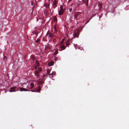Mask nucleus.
Listing matches in <instances>:
<instances>
[{
  "mask_svg": "<svg viewBox=\"0 0 129 129\" xmlns=\"http://www.w3.org/2000/svg\"><path fill=\"white\" fill-rule=\"evenodd\" d=\"M42 69L41 68H38V70H36V71L34 72L35 76L36 77L37 80H45L46 79L45 78L46 77L45 75L43 74L42 75V78H40V72L41 71Z\"/></svg>",
  "mask_w": 129,
  "mask_h": 129,
  "instance_id": "obj_1",
  "label": "nucleus"
},
{
  "mask_svg": "<svg viewBox=\"0 0 129 129\" xmlns=\"http://www.w3.org/2000/svg\"><path fill=\"white\" fill-rule=\"evenodd\" d=\"M18 89L17 87L14 86L10 87L9 91L10 92H15L17 91H18Z\"/></svg>",
  "mask_w": 129,
  "mask_h": 129,
  "instance_id": "obj_2",
  "label": "nucleus"
},
{
  "mask_svg": "<svg viewBox=\"0 0 129 129\" xmlns=\"http://www.w3.org/2000/svg\"><path fill=\"white\" fill-rule=\"evenodd\" d=\"M64 11V9L63 8L62 5L60 6V10H58V14L60 15H61L63 13Z\"/></svg>",
  "mask_w": 129,
  "mask_h": 129,
  "instance_id": "obj_3",
  "label": "nucleus"
},
{
  "mask_svg": "<svg viewBox=\"0 0 129 129\" xmlns=\"http://www.w3.org/2000/svg\"><path fill=\"white\" fill-rule=\"evenodd\" d=\"M59 47V51H61L63 50H64L66 48L65 45L63 44H60Z\"/></svg>",
  "mask_w": 129,
  "mask_h": 129,
  "instance_id": "obj_4",
  "label": "nucleus"
},
{
  "mask_svg": "<svg viewBox=\"0 0 129 129\" xmlns=\"http://www.w3.org/2000/svg\"><path fill=\"white\" fill-rule=\"evenodd\" d=\"M74 36L75 37H78L79 35V33L78 29L76 30L75 33L73 34Z\"/></svg>",
  "mask_w": 129,
  "mask_h": 129,
  "instance_id": "obj_5",
  "label": "nucleus"
},
{
  "mask_svg": "<svg viewBox=\"0 0 129 129\" xmlns=\"http://www.w3.org/2000/svg\"><path fill=\"white\" fill-rule=\"evenodd\" d=\"M38 88H36V90H30L32 92H39L40 91V90L41 89V87H40V86L38 85Z\"/></svg>",
  "mask_w": 129,
  "mask_h": 129,
  "instance_id": "obj_6",
  "label": "nucleus"
},
{
  "mask_svg": "<svg viewBox=\"0 0 129 129\" xmlns=\"http://www.w3.org/2000/svg\"><path fill=\"white\" fill-rule=\"evenodd\" d=\"M81 12H76L74 13V18L76 19L79 14H81Z\"/></svg>",
  "mask_w": 129,
  "mask_h": 129,
  "instance_id": "obj_7",
  "label": "nucleus"
},
{
  "mask_svg": "<svg viewBox=\"0 0 129 129\" xmlns=\"http://www.w3.org/2000/svg\"><path fill=\"white\" fill-rule=\"evenodd\" d=\"M19 90L21 91H29V90H27V89H26L25 88H23V87H22L20 88Z\"/></svg>",
  "mask_w": 129,
  "mask_h": 129,
  "instance_id": "obj_8",
  "label": "nucleus"
},
{
  "mask_svg": "<svg viewBox=\"0 0 129 129\" xmlns=\"http://www.w3.org/2000/svg\"><path fill=\"white\" fill-rule=\"evenodd\" d=\"M57 2L55 0L54 1V2L53 4V7L54 9L56 6V4Z\"/></svg>",
  "mask_w": 129,
  "mask_h": 129,
  "instance_id": "obj_9",
  "label": "nucleus"
},
{
  "mask_svg": "<svg viewBox=\"0 0 129 129\" xmlns=\"http://www.w3.org/2000/svg\"><path fill=\"white\" fill-rule=\"evenodd\" d=\"M71 42L70 40L69 39H68L65 43V44L66 46H68L70 45V42Z\"/></svg>",
  "mask_w": 129,
  "mask_h": 129,
  "instance_id": "obj_10",
  "label": "nucleus"
},
{
  "mask_svg": "<svg viewBox=\"0 0 129 129\" xmlns=\"http://www.w3.org/2000/svg\"><path fill=\"white\" fill-rule=\"evenodd\" d=\"M83 2L85 4L86 6L88 5V0H82Z\"/></svg>",
  "mask_w": 129,
  "mask_h": 129,
  "instance_id": "obj_11",
  "label": "nucleus"
},
{
  "mask_svg": "<svg viewBox=\"0 0 129 129\" xmlns=\"http://www.w3.org/2000/svg\"><path fill=\"white\" fill-rule=\"evenodd\" d=\"M34 83H31L30 85L29 86V88L30 89H32L33 88V87H34Z\"/></svg>",
  "mask_w": 129,
  "mask_h": 129,
  "instance_id": "obj_12",
  "label": "nucleus"
},
{
  "mask_svg": "<svg viewBox=\"0 0 129 129\" xmlns=\"http://www.w3.org/2000/svg\"><path fill=\"white\" fill-rule=\"evenodd\" d=\"M53 64V61H51V62H49L48 63V65L49 66H52Z\"/></svg>",
  "mask_w": 129,
  "mask_h": 129,
  "instance_id": "obj_13",
  "label": "nucleus"
},
{
  "mask_svg": "<svg viewBox=\"0 0 129 129\" xmlns=\"http://www.w3.org/2000/svg\"><path fill=\"white\" fill-rule=\"evenodd\" d=\"M50 4H44V6L46 8H49V6Z\"/></svg>",
  "mask_w": 129,
  "mask_h": 129,
  "instance_id": "obj_14",
  "label": "nucleus"
},
{
  "mask_svg": "<svg viewBox=\"0 0 129 129\" xmlns=\"http://www.w3.org/2000/svg\"><path fill=\"white\" fill-rule=\"evenodd\" d=\"M53 72H52L50 74H49V77L51 78H52L53 77Z\"/></svg>",
  "mask_w": 129,
  "mask_h": 129,
  "instance_id": "obj_15",
  "label": "nucleus"
},
{
  "mask_svg": "<svg viewBox=\"0 0 129 129\" xmlns=\"http://www.w3.org/2000/svg\"><path fill=\"white\" fill-rule=\"evenodd\" d=\"M53 19L54 21H57L56 17L55 16H54L53 18Z\"/></svg>",
  "mask_w": 129,
  "mask_h": 129,
  "instance_id": "obj_16",
  "label": "nucleus"
},
{
  "mask_svg": "<svg viewBox=\"0 0 129 129\" xmlns=\"http://www.w3.org/2000/svg\"><path fill=\"white\" fill-rule=\"evenodd\" d=\"M53 36V34L51 33H50L49 34L48 36L50 37H52Z\"/></svg>",
  "mask_w": 129,
  "mask_h": 129,
  "instance_id": "obj_17",
  "label": "nucleus"
},
{
  "mask_svg": "<svg viewBox=\"0 0 129 129\" xmlns=\"http://www.w3.org/2000/svg\"><path fill=\"white\" fill-rule=\"evenodd\" d=\"M64 39H62L61 41L60 42V44H63L64 43Z\"/></svg>",
  "mask_w": 129,
  "mask_h": 129,
  "instance_id": "obj_18",
  "label": "nucleus"
},
{
  "mask_svg": "<svg viewBox=\"0 0 129 129\" xmlns=\"http://www.w3.org/2000/svg\"><path fill=\"white\" fill-rule=\"evenodd\" d=\"M51 70L48 69L47 70V72L48 74L49 75L51 73Z\"/></svg>",
  "mask_w": 129,
  "mask_h": 129,
  "instance_id": "obj_19",
  "label": "nucleus"
},
{
  "mask_svg": "<svg viewBox=\"0 0 129 129\" xmlns=\"http://www.w3.org/2000/svg\"><path fill=\"white\" fill-rule=\"evenodd\" d=\"M55 52L54 53V55H56L58 53V50H55Z\"/></svg>",
  "mask_w": 129,
  "mask_h": 129,
  "instance_id": "obj_20",
  "label": "nucleus"
},
{
  "mask_svg": "<svg viewBox=\"0 0 129 129\" xmlns=\"http://www.w3.org/2000/svg\"><path fill=\"white\" fill-rule=\"evenodd\" d=\"M43 83V82L42 81H39L38 82V84H42Z\"/></svg>",
  "mask_w": 129,
  "mask_h": 129,
  "instance_id": "obj_21",
  "label": "nucleus"
},
{
  "mask_svg": "<svg viewBox=\"0 0 129 129\" xmlns=\"http://www.w3.org/2000/svg\"><path fill=\"white\" fill-rule=\"evenodd\" d=\"M99 6H100L99 8L100 9V8L101 7V4L99 2Z\"/></svg>",
  "mask_w": 129,
  "mask_h": 129,
  "instance_id": "obj_22",
  "label": "nucleus"
},
{
  "mask_svg": "<svg viewBox=\"0 0 129 129\" xmlns=\"http://www.w3.org/2000/svg\"><path fill=\"white\" fill-rule=\"evenodd\" d=\"M32 60L33 61V62H34V61L35 60L34 58H31Z\"/></svg>",
  "mask_w": 129,
  "mask_h": 129,
  "instance_id": "obj_23",
  "label": "nucleus"
},
{
  "mask_svg": "<svg viewBox=\"0 0 129 129\" xmlns=\"http://www.w3.org/2000/svg\"><path fill=\"white\" fill-rule=\"evenodd\" d=\"M39 41V40L38 39L36 41V42L37 43H38Z\"/></svg>",
  "mask_w": 129,
  "mask_h": 129,
  "instance_id": "obj_24",
  "label": "nucleus"
},
{
  "mask_svg": "<svg viewBox=\"0 0 129 129\" xmlns=\"http://www.w3.org/2000/svg\"><path fill=\"white\" fill-rule=\"evenodd\" d=\"M57 59V58L56 57H55V58H54V60H55V61H56V60Z\"/></svg>",
  "mask_w": 129,
  "mask_h": 129,
  "instance_id": "obj_25",
  "label": "nucleus"
},
{
  "mask_svg": "<svg viewBox=\"0 0 129 129\" xmlns=\"http://www.w3.org/2000/svg\"><path fill=\"white\" fill-rule=\"evenodd\" d=\"M89 20L88 21H87L85 23V24H87V23H88L89 21Z\"/></svg>",
  "mask_w": 129,
  "mask_h": 129,
  "instance_id": "obj_26",
  "label": "nucleus"
},
{
  "mask_svg": "<svg viewBox=\"0 0 129 129\" xmlns=\"http://www.w3.org/2000/svg\"><path fill=\"white\" fill-rule=\"evenodd\" d=\"M93 16H92V17H91V18H90V19H89V20H90L91 19H92V17Z\"/></svg>",
  "mask_w": 129,
  "mask_h": 129,
  "instance_id": "obj_27",
  "label": "nucleus"
},
{
  "mask_svg": "<svg viewBox=\"0 0 129 129\" xmlns=\"http://www.w3.org/2000/svg\"><path fill=\"white\" fill-rule=\"evenodd\" d=\"M6 57L4 56V60H5V58H6Z\"/></svg>",
  "mask_w": 129,
  "mask_h": 129,
  "instance_id": "obj_28",
  "label": "nucleus"
},
{
  "mask_svg": "<svg viewBox=\"0 0 129 129\" xmlns=\"http://www.w3.org/2000/svg\"><path fill=\"white\" fill-rule=\"evenodd\" d=\"M73 3H72L71 4V6H72L73 5Z\"/></svg>",
  "mask_w": 129,
  "mask_h": 129,
  "instance_id": "obj_29",
  "label": "nucleus"
},
{
  "mask_svg": "<svg viewBox=\"0 0 129 129\" xmlns=\"http://www.w3.org/2000/svg\"><path fill=\"white\" fill-rule=\"evenodd\" d=\"M72 0H68V2H70Z\"/></svg>",
  "mask_w": 129,
  "mask_h": 129,
  "instance_id": "obj_30",
  "label": "nucleus"
},
{
  "mask_svg": "<svg viewBox=\"0 0 129 129\" xmlns=\"http://www.w3.org/2000/svg\"><path fill=\"white\" fill-rule=\"evenodd\" d=\"M47 13V12H44V13L45 14V13L46 14Z\"/></svg>",
  "mask_w": 129,
  "mask_h": 129,
  "instance_id": "obj_31",
  "label": "nucleus"
},
{
  "mask_svg": "<svg viewBox=\"0 0 129 129\" xmlns=\"http://www.w3.org/2000/svg\"><path fill=\"white\" fill-rule=\"evenodd\" d=\"M38 21V18H37V21Z\"/></svg>",
  "mask_w": 129,
  "mask_h": 129,
  "instance_id": "obj_32",
  "label": "nucleus"
},
{
  "mask_svg": "<svg viewBox=\"0 0 129 129\" xmlns=\"http://www.w3.org/2000/svg\"><path fill=\"white\" fill-rule=\"evenodd\" d=\"M47 0L49 2L50 1V0Z\"/></svg>",
  "mask_w": 129,
  "mask_h": 129,
  "instance_id": "obj_33",
  "label": "nucleus"
},
{
  "mask_svg": "<svg viewBox=\"0 0 129 129\" xmlns=\"http://www.w3.org/2000/svg\"><path fill=\"white\" fill-rule=\"evenodd\" d=\"M72 10L71 9H70V11Z\"/></svg>",
  "mask_w": 129,
  "mask_h": 129,
  "instance_id": "obj_34",
  "label": "nucleus"
},
{
  "mask_svg": "<svg viewBox=\"0 0 129 129\" xmlns=\"http://www.w3.org/2000/svg\"><path fill=\"white\" fill-rule=\"evenodd\" d=\"M31 4H32V2H31Z\"/></svg>",
  "mask_w": 129,
  "mask_h": 129,
  "instance_id": "obj_35",
  "label": "nucleus"
}]
</instances>
